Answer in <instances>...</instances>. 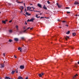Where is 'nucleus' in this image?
Instances as JSON below:
<instances>
[{
  "mask_svg": "<svg viewBox=\"0 0 79 79\" xmlns=\"http://www.w3.org/2000/svg\"><path fill=\"white\" fill-rule=\"evenodd\" d=\"M57 21H60V19H58Z\"/></svg>",
  "mask_w": 79,
  "mask_h": 79,
  "instance_id": "8fccbe9b",
  "label": "nucleus"
},
{
  "mask_svg": "<svg viewBox=\"0 0 79 79\" xmlns=\"http://www.w3.org/2000/svg\"><path fill=\"white\" fill-rule=\"evenodd\" d=\"M21 48L19 47L18 48V50H21Z\"/></svg>",
  "mask_w": 79,
  "mask_h": 79,
  "instance_id": "5701e85b",
  "label": "nucleus"
},
{
  "mask_svg": "<svg viewBox=\"0 0 79 79\" xmlns=\"http://www.w3.org/2000/svg\"><path fill=\"white\" fill-rule=\"evenodd\" d=\"M30 5H32V4H30Z\"/></svg>",
  "mask_w": 79,
  "mask_h": 79,
  "instance_id": "bf43d9fd",
  "label": "nucleus"
},
{
  "mask_svg": "<svg viewBox=\"0 0 79 79\" xmlns=\"http://www.w3.org/2000/svg\"><path fill=\"white\" fill-rule=\"evenodd\" d=\"M2 23H3L4 24H6V21H2Z\"/></svg>",
  "mask_w": 79,
  "mask_h": 79,
  "instance_id": "2eb2a0df",
  "label": "nucleus"
},
{
  "mask_svg": "<svg viewBox=\"0 0 79 79\" xmlns=\"http://www.w3.org/2000/svg\"><path fill=\"white\" fill-rule=\"evenodd\" d=\"M1 68H4L5 67V65H4V64H1Z\"/></svg>",
  "mask_w": 79,
  "mask_h": 79,
  "instance_id": "1a4fd4ad",
  "label": "nucleus"
},
{
  "mask_svg": "<svg viewBox=\"0 0 79 79\" xmlns=\"http://www.w3.org/2000/svg\"><path fill=\"white\" fill-rule=\"evenodd\" d=\"M42 13H40V15H42Z\"/></svg>",
  "mask_w": 79,
  "mask_h": 79,
  "instance_id": "6e6d98bb",
  "label": "nucleus"
},
{
  "mask_svg": "<svg viewBox=\"0 0 79 79\" xmlns=\"http://www.w3.org/2000/svg\"><path fill=\"white\" fill-rule=\"evenodd\" d=\"M28 14L29 13L28 12H26V15H27V16H28Z\"/></svg>",
  "mask_w": 79,
  "mask_h": 79,
  "instance_id": "cd10ccee",
  "label": "nucleus"
},
{
  "mask_svg": "<svg viewBox=\"0 0 79 79\" xmlns=\"http://www.w3.org/2000/svg\"><path fill=\"white\" fill-rule=\"evenodd\" d=\"M44 18V17H42L40 18V19H42V18Z\"/></svg>",
  "mask_w": 79,
  "mask_h": 79,
  "instance_id": "e433bc0d",
  "label": "nucleus"
},
{
  "mask_svg": "<svg viewBox=\"0 0 79 79\" xmlns=\"http://www.w3.org/2000/svg\"><path fill=\"white\" fill-rule=\"evenodd\" d=\"M5 79H11V78L9 77L6 76L5 77Z\"/></svg>",
  "mask_w": 79,
  "mask_h": 79,
  "instance_id": "9d476101",
  "label": "nucleus"
},
{
  "mask_svg": "<svg viewBox=\"0 0 79 79\" xmlns=\"http://www.w3.org/2000/svg\"><path fill=\"white\" fill-rule=\"evenodd\" d=\"M30 28V27H29L28 28H27V29L24 30L23 32H25L26 31H27V30H28V29H29Z\"/></svg>",
  "mask_w": 79,
  "mask_h": 79,
  "instance_id": "f8f14e48",
  "label": "nucleus"
},
{
  "mask_svg": "<svg viewBox=\"0 0 79 79\" xmlns=\"http://www.w3.org/2000/svg\"><path fill=\"white\" fill-rule=\"evenodd\" d=\"M20 9L21 10V11H20V13H22L23 12V10L21 9V8H20Z\"/></svg>",
  "mask_w": 79,
  "mask_h": 79,
  "instance_id": "aec40b11",
  "label": "nucleus"
},
{
  "mask_svg": "<svg viewBox=\"0 0 79 79\" xmlns=\"http://www.w3.org/2000/svg\"><path fill=\"white\" fill-rule=\"evenodd\" d=\"M21 39H22V40H24V38L23 37H21Z\"/></svg>",
  "mask_w": 79,
  "mask_h": 79,
  "instance_id": "a878e982",
  "label": "nucleus"
},
{
  "mask_svg": "<svg viewBox=\"0 0 79 79\" xmlns=\"http://www.w3.org/2000/svg\"><path fill=\"white\" fill-rule=\"evenodd\" d=\"M20 52H22V49H21L20 50Z\"/></svg>",
  "mask_w": 79,
  "mask_h": 79,
  "instance_id": "f704fd0d",
  "label": "nucleus"
},
{
  "mask_svg": "<svg viewBox=\"0 0 79 79\" xmlns=\"http://www.w3.org/2000/svg\"><path fill=\"white\" fill-rule=\"evenodd\" d=\"M27 21L28 22H29H29H31V19L29 20V19H28V20H27Z\"/></svg>",
  "mask_w": 79,
  "mask_h": 79,
  "instance_id": "bb28decb",
  "label": "nucleus"
},
{
  "mask_svg": "<svg viewBox=\"0 0 79 79\" xmlns=\"http://www.w3.org/2000/svg\"><path fill=\"white\" fill-rule=\"evenodd\" d=\"M40 16H39V17H38V16H36V18H40Z\"/></svg>",
  "mask_w": 79,
  "mask_h": 79,
  "instance_id": "2f4dec72",
  "label": "nucleus"
},
{
  "mask_svg": "<svg viewBox=\"0 0 79 79\" xmlns=\"http://www.w3.org/2000/svg\"><path fill=\"white\" fill-rule=\"evenodd\" d=\"M23 3V2H19V3Z\"/></svg>",
  "mask_w": 79,
  "mask_h": 79,
  "instance_id": "a19ab883",
  "label": "nucleus"
},
{
  "mask_svg": "<svg viewBox=\"0 0 79 79\" xmlns=\"http://www.w3.org/2000/svg\"><path fill=\"white\" fill-rule=\"evenodd\" d=\"M34 6L31 7V8H34Z\"/></svg>",
  "mask_w": 79,
  "mask_h": 79,
  "instance_id": "338daca9",
  "label": "nucleus"
},
{
  "mask_svg": "<svg viewBox=\"0 0 79 79\" xmlns=\"http://www.w3.org/2000/svg\"><path fill=\"white\" fill-rule=\"evenodd\" d=\"M56 5L58 6V8H61V5H59L58 3H56Z\"/></svg>",
  "mask_w": 79,
  "mask_h": 79,
  "instance_id": "f03ea898",
  "label": "nucleus"
},
{
  "mask_svg": "<svg viewBox=\"0 0 79 79\" xmlns=\"http://www.w3.org/2000/svg\"><path fill=\"white\" fill-rule=\"evenodd\" d=\"M20 68L21 69H23L24 68V65H20Z\"/></svg>",
  "mask_w": 79,
  "mask_h": 79,
  "instance_id": "f257e3e1",
  "label": "nucleus"
},
{
  "mask_svg": "<svg viewBox=\"0 0 79 79\" xmlns=\"http://www.w3.org/2000/svg\"><path fill=\"white\" fill-rule=\"evenodd\" d=\"M78 15H76V16H77Z\"/></svg>",
  "mask_w": 79,
  "mask_h": 79,
  "instance_id": "774afa93",
  "label": "nucleus"
},
{
  "mask_svg": "<svg viewBox=\"0 0 79 79\" xmlns=\"http://www.w3.org/2000/svg\"><path fill=\"white\" fill-rule=\"evenodd\" d=\"M75 66H77V64L76 63L75 64Z\"/></svg>",
  "mask_w": 79,
  "mask_h": 79,
  "instance_id": "79ce46f5",
  "label": "nucleus"
},
{
  "mask_svg": "<svg viewBox=\"0 0 79 79\" xmlns=\"http://www.w3.org/2000/svg\"><path fill=\"white\" fill-rule=\"evenodd\" d=\"M17 2L18 3H19V2L18 1H17Z\"/></svg>",
  "mask_w": 79,
  "mask_h": 79,
  "instance_id": "13d9d810",
  "label": "nucleus"
},
{
  "mask_svg": "<svg viewBox=\"0 0 79 79\" xmlns=\"http://www.w3.org/2000/svg\"><path fill=\"white\" fill-rule=\"evenodd\" d=\"M66 9H69V8L68 7H66L65 8Z\"/></svg>",
  "mask_w": 79,
  "mask_h": 79,
  "instance_id": "473e14b6",
  "label": "nucleus"
},
{
  "mask_svg": "<svg viewBox=\"0 0 79 79\" xmlns=\"http://www.w3.org/2000/svg\"><path fill=\"white\" fill-rule=\"evenodd\" d=\"M9 41L10 42H12L13 41L11 39H10L9 40Z\"/></svg>",
  "mask_w": 79,
  "mask_h": 79,
  "instance_id": "6ab92c4d",
  "label": "nucleus"
},
{
  "mask_svg": "<svg viewBox=\"0 0 79 79\" xmlns=\"http://www.w3.org/2000/svg\"><path fill=\"white\" fill-rule=\"evenodd\" d=\"M67 13L68 14H70V13H71V12H70L67 11Z\"/></svg>",
  "mask_w": 79,
  "mask_h": 79,
  "instance_id": "b1692460",
  "label": "nucleus"
},
{
  "mask_svg": "<svg viewBox=\"0 0 79 79\" xmlns=\"http://www.w3.org/2000/svg\"><path fill=\"white\" fill-rule=\"evenodd\" d=\"M24 5H26L25 4V3H24Z\"/></svg>",
  "mask_w": 79,
  "mask_h": 79,
  "instance_id": "0e129e2a",
  "label": "nucleus"
},
{
  "mask_svg": "<svg viewBox=\"0 0 79 79\" xmlns=\"http://www.w3.org/2000/svg\"><path fill=\"white\" fill-rule=\"evenodd\" d=\"M62 23H66V21H62Z\"/></svg>",
  "mask_w": 79,
  "mask_h": 79,
  "instance_id": "7c9ffc66",
  "label": "nucleus"
},
{
  "mask_svg": "<svg viewBox=\"0 0 79 79\" xmlns=\"http://www.w3.org/2000/svg\"><path fill=\"white\" fill-rule=\"evenodd\" d=\"M9 32L10 33H11L13 32V31H12V30H9Z\"/></svg>",
  "mask_w": 79,
  "mask_h": 79,
  "instance_id": "a211bd4d",
  "label": "nucleus"
},
{
  "mask_svg": "<svg viewBox=\"0 0 79 79\" xmlns=\"http://www.w3.org/2000/svg\"><path fill=\"white\" fill-rule=\"evenodd\" d=\"M23 29H26V28H25V27H23Z\"/></svg>",
  "mask_w": 79,
  "mask_h": 79,
  "instance_id": "e2e57ef3",
  "label": "nucleus"
},
{
  "mask_svg": "<svg viewBox=\"0 0 79 79\" xmlns=\"http://www.w3.org/2000/svg\"><path fill=\"white\" fill-rule=\"evenodd\" d=\"M3 55H4V56H5V53H4L3 54Z\"/></svg>",
  "mask_w": 79,
  "mask_h": 79,
  "instance_id": "ea45409f",
  "label": "nucleus"
},
{
  "mask_svg": "<svg viewBox=\"0 0 79 79\" xmlns=\"http://www.w3.org/2000/svg\"><path fill=\"white\" fill-rule=\"evenodd\" d=\"M14 56L15 57V58H17V57H16V56Z\"/></svg>",
  "mask_w": 79,
  "mask_h": 79,
  "instance_id": "49530a36",
  "label": "nucleus"
},
{
  "mask_svg": "<svg viewBox=\"0 0 79 79\" xmlns=\"http://www.w3.org/2000/svg\"><path fill=\"white\" fill-rule=\"evenodd\" d=\"M25 24H27V23H26V22H25Z\"/></svg>",
  "mask_w": 79,
  "mask_h": 79,
  "instance_id": "603ef678",
  "label": "nucleus"
},
{
  "mask_svg": "<svg viewBox=\"0 0 79 79\" xmlns=\"http://www.w3.org/2000/svg\"><path fill=\"white\" fill-rule=\"evenodd\" d=\"M36 12H39V13H40V11H37L36 10Z\"/></svg>",
  "mask_w": 79,
  "mask_h": 79,
  "instance_id": "4c0bfd02",
  "label": "nucleus"
},
{
  "mask_svg": "<svg viewBox=\"0 0 79 79\" xmlns=\"http://www.w3.org/2000/svg\"><path fill=\"white\" fill-rule=\"evenodd\" d=\"M25 79H28V77H26Z\"/></svg>",
  "mask_w": 79,
  "mask_h": 79,
  "instance_id": "4d7b16f0",
  "label": "nucleus"
},
{
  "mask_svg": "<svg viewBox=\"0 0 79 79\" xmlns=\"http://www.w3.org/2000/svg\"><path fill=\"white\" fill-rule=\"evenodd\" d=\"M14 40L15 42H18V40H19L17 38H14Z\"/></svg>",
  "mask_w": 79,
  "mask_h": 79,
  "instance_id": "7ed1b4c3",
  "label": "nucleus"
},
{
  "mask_svg": "<svg viewBox=\"0 0 79 79\" xmlns=\"http://www.w3.org/2000/svg\"><path fill=\"white\" fill-rule=\"evenodd\" d=\"M78 76V75H77V74H76V75H75L73 77V79H75V78H76V76Z\"/></svg>",
  "mask_w": 79,
  "mask_h": 79,
  "instance_id": "6e6552de",
  "label": "nucleus"
},
{
  "mask_svg": "<svg viewBox=\"0 0 79 79\" xmlns=\"http://www.w3.org/2000/svg\"><path fill=\"white\" fill-rule=\"evenodd\" d=\"M24 6L25 8H26V5H24Z\"/></svg>",
  "mask_w": 79,
  "mask_h": 79,
  "instance_id": "680f3d73",
  "label": "nucleus"
},
{
  "mask_svg": "<svg viewBox=\"0 0 79 79\" xmlns=\"http://www.w3.org/2000/svg\"><path fill=\"white\" fill-rule=\"evenodd\" d=\"M34 19H34V18H31V19H30V21H32V22H34Z\"/></svg>",
  "mask_w": 79,
  "mask_h": 79,
  "instance_id": "9b49d317",
  "label": "nucleus"
},
{
  "mask_svg": "<svg viewBox=\"0 0 79 79\" xmlns=\"http://www.w3.org/2000/svg\"><path fill=\"white\" fill-rule=\"evenodd\" d=\"M11 22H12V20H10L9 21V23H11Z\"/></svg>",
  "mask_w": 79,
  "mask_h": 79,
  "instance_id": "c9c22d12",
  "label": "nucleus"
},
{
  "mask_svg": "<svg viewBox=\"0 0 79 79\" xmlns=\"http://www.w3.org/2000/svg\"><path fill=\"white\" fill-rule=\"evenodd\" d=\"M69 48H72V49H73L74 48L72 46H69Z\"/></svg>",
  "mask_w": 79,
  "mask_h": 79,
  "instance_id": "dca6fc26",
  "label": "nucleus"
},
{
  "mask_svg": "<svg viewBox=\"0 0 79 79\" xmlns=\"http://www.w3.org/2000/svg\"><path fill=\"white\" fill-rule=\"evenodd\" d=\"M30 30H32V29H33V28H30Z\"/></svg>",
  "mask_w": 79,
  "mask_h": 79,
  "instance_id": "58836bf2",
  "label": "nucleus"
},
{
  "mask_svg": "<svg viewBox=\"0 0 79 79\" xmlns=\"http://www.w3.org/2000/svg\"><path fill=\"white\" fill-rule=\"evenodd\" d=\"M39 77H42V75L41 74H39Z\"/></svg>",
  "mask_w": 79,
  "mask_h": 79,
  "instance_id": "412c9836",
  "label": "nucleus"
},
{
  "mask_svg": "<svg viewBox=\"0 0 79 79\" xmlns=\"http://www.w3.org/2000/svg\"><path fill=\"white\" fill-rule=\"evenodd\" d=\"M47 3H48V4H50V2H49V1H47Z\"/></svg>",
  "mask_w": 79,
  "mask_h": 79,
  "instance_id": "393cba45",
  "label": "nucleus"
},
{
  "mask_svg": "<svg viewBox=\"0 0 79 79\" xmlns=\"http://www.w3.org/2000/svg\"><path fill=\"white\" fill-rule=\"evenodd\" d=\"M76 33H72V35H73V36H75V35H76Z\"/></svg>",
  "mask_w": 79,
  "mask_h": 79,
  "instance_id": "f3484780",
  "label": "nucleus"
},
{
  "mask_svg": "<svg viewBox=\"0 0 79 79\" xmlns=\"http://www.w3.org/2000/svg\"><path fill=\"white\" fill-rule=\"evenodd\" d=\"M65 26H67V27H68V25H66Z\"/></svg>",
  "mask_w": 79,
  "mask_h": 79,
  "instance_id": "3c124183",
  "label": "nucleus"
},
{
  "mask_svg": "<svg viewBox=\"0 0 79 79\" xmlns=\"http://www.w3.org/2000/svg\"><path fill=\"white\" fill-rule=\"evenodd\" d=\"M38 6L39 7H40V8H42V6L41 5H40V4L38 3Z\"/></svg>",
  "mask_w": 79,
  "mask_h": 79,
  "instance_id": "0eeeda50",
  "label": "nucleus"
},
{
  "mask_svg": "<svg viewBox=\"0 0 79 79\" xmlns=\"http://www.w3.org/2000/svg\"><path fill=\"white\" fill-rule=\"evenodd\" d=\"M69 38V36H66V37H65V39H66V40H67Z\"/></svg>",
  "mask_w": 79,
  "mask_h": 79,
  "instance_id": "20e7f679",
  "label": "nucleus"
},
{
  "mask_svg": "<svg viewBox=\"0 0 79 79\" xmlns=\"http://www.w3.org/2000/svg\"><path fill=\"white\" fill-rule=\"evenodd\" d=\"M15 27L16 28V29H18V25H16Z\"/></svg>",
  "mask_w": 79,
  "mask_h": 79,
  "instance_id": "c85d7f7f",
  "label": "nucleus"
},
{
  "mask_svg": "<svg viewBox=\"0 0 79 79\" xmlns=\"http://www.w3.org/2000/svg\"><path fill=\"white\" fill-rule=\"evenodd\" d=\"M77 65H75L74 67L77 68Z\"/></svg>",
  "mask_w": 79,
  "mask_h": 79,
  "instance_id": "72a5a7b5",
  "label": "nucleus"
},
{
  "mask_svg": "<svg viewBox=\"0 0 79 79\" xmlns=\"http://www.w3.org/2000/svg\"><path fill=\"white\" fill-rule=\"evenodd\" d=\"M20 7L21 8H22L21 10H23V9H24V7H23V6H21Z\"/></svg>",
  "mask_w": 79,
  "mask_h": 79,
  "instance_id": "4be33fe9",
  "label": "nucleus"
},
{
  "mask_svg": "<svg viewBox=\"0 0 79 79\" xmlns=\"http://www.w3.org/2000/svg\"><path fill=\"white\" fill-rule=\"evenodd\" d=\"M30 11H33V10H30Z\"/></svg>",
  "mask_w": 79,
  "mask_h": 79,
  "instance_id": "864d4df0",
  "label": "nucleus"
},
{
  "mask_svg": "<svg viewBox=\"0 0 79 79\" xmlns=\"http://www.w3.org/2000/svg\"><path fill=\"white\" fill-rule=\"evenodd\" d=\"M78 4H79V2L76 1H75V2L74 3V5H78Z\"/></svg>",
  "mask_w": 79,
  "mask_h": 79,
  "instance_id": "39448f33",
  "label": "nucleus"
},
{
  "mask_svg": "<svg viewBox=\"0 0 79 79\" xmlns=\"http://www.w3.org/2000/svg\"><path fill=\"white\" fill-rule=\"evenodd\" d=\"M25 10H24L26 12V11H27V10H26V8H25Z\"/></svg>",
  "mask_w": 79,
  "mask_h": 79,
  "instance_id": "c03bdc74",
  "label": "nucleus"
},
{
  "mask_svg": "<svg viewBox=\"0 0 79 79\" xmlns=\"http://www.w3.org/2000/svg\"><path fill=\"white\" fill-rule=\"evenodd\" d=\"M41 74H42V75H44V73H42Z\"/></svg>",
  "mask_w": 79,
  "mask_h": 79,
  "instance_id": "de8ad7c7",
  "label": "nucleus"
},
{
  "mask_svg": "<svg viewBox=\"0 0 79 79\" xmlns=\"http://www.w3.org/2000/svg\"><path fill=\"white\" fill-rule=\"evenodd\" d=\"M27 10H28V9H29V7H27Z\"/></svg>",
  "mask_w": 79,
  "mask_h": 79,
  "instance_id": "09e8293b",
  "label": "nucleus"
},
{
  "mask_svg": "<svg viewBox=\"0 0 79 79\" xmlns=\"http://www.w3.org/2000/svg\"><path fill=\"white\" fill-rule=\"evenodd\" d=\"M43 8L44 9V10H47V8L46 7V6H45V5H44L43 7Z\"/></svg>",
  "mask_w": 79,
  "mask_h": 79,
  "instance_id": "423d86ee",
  "label": "nucleus"
},
{
  "mask_svg": "<svg viewBox=\"0 0 79 79\" xmlns=\"http://www.w3.org/2000/svg\"><path fill=\"white\" fill-rule=\"evenodd\" d=\"M19 34H23V31H20L19 32Z\"/></svg>",
  "mask_w": 79,
  "mask_h": 79,
  "instance_id": "c756f323",
  "label": "nucleus"
},
{
  "mask_svg": "<svg viewBox=\"0 0 79 79\" xmlns=\"http://www.w3.org/2000/svg\"><path fill=\"white\" fill-rule=\"evenodd\" d=\"M38 16V15H36V16Z\"/></svg>",
  "mask_w": 79,
  "mask_h": 79,
  "instance_id": "052dcab7",
  "label": "nucleus"
},
{
  "mask_svg": "<svg viewBox=\"0 0 79 79\" xmlns=\"http://www.w3.org/2000/svg\"><path fill=\"white\" fill-rule=\"evenodd\" d=\"M22 47H24V45H23V44H22Z\"/></svg>",
  "mask_w": 79,
  "mask_h": 79,
  "instance_id": "37998d69",
  "label": "nucleus"
},
{
  "mask_svg": "<svg viewBox=\"0 0 79 79\" xmlns=\"http://www.w3.org/2000/svg\"><path fill=\"white\" fill-rule=\"evenodd\" d=\"M70 33V31H69L67 33H66V34H69Z\"/></svg>",
  "mask_w": 79,
  "mask_h": 79,
  "instance_id": "4468645a",
  "label": "nucleus"
},
{
  "mask_svg": "<svg viewBox=\"0 0 79 79\" xmlns=\"http://www.w3.org/2000/svg\"><path fill=\"white\" fill-rule=\"evenodd\" d=\"M15 72H16V71H12L11 72V74H13L15 73Z\"/></svg>",
  "mask_w": 79,
  "mask_h": 79,
  "instance_id": "ddd939ff",
  "label": "nucleus"
},
{
  "mask_svg": "<svg viewBox=\"0 0 79 79\" xmlns=\"http://www.w3.org/2000/svg\"><path fill=\"white\" fill-rule=\"evenodd\" d=\"M30 15H31V14H28V16H30Z\"/></svg>",
  "mask_w": 79,
  "mask_h": 79,
  "instance_id": "a18cd8bd",
  "label": "nucleus"
},
{
  "mask_svg": "<svg viewBox=\"0 0 79 79\" xmlns=\"http://www.w3.org/2000/svg\"><path fill=\"white\" fill-rule=\"evenodd\" d=\"M77 63H78V64H79V61H78V62H77Z\"/></svg>",
  "mask_w": 79,
  "mask_h": 79,
  "instance_id": "5fc2aeb1",
  "label": "nucleus"
},
{
  "mask_svg": "<svg viewBox=\"0 0 79 79\" xmlns=\"http://www.w3.org/2000/svg\"><path fill=\"white\" fill-rule=\"evenodd\" d=\"M59 27L60 28H61V27Z\"/></svg>",
  "mask_w": 79,
  "mask_h": 79,
  "instance_id": "69168bd1",
  "label": "nucleus"
}]
</instances>
